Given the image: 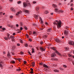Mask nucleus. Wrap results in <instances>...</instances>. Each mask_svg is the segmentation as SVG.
<instances>
[{"mask_svg": "<svg viewBox=\"0 0 74 74\" xmlns=\"http://www.w3.org/2000/svg\"><path fill=\"white\" fill-rule=\"evenodd\" d=\"M53 23L54 25H57V27L58 29H59L61 27V26H62V24L61 22V21L59 20L58 21L56 20L55 22Z\"/></svg>", "mask_w": 74, "mask_h": 74, "instance_id": "1", "label": "nucleus"}, {"mask_svg": "<svg viewBox=\"0 0 74 74\" xmlns=\"http://www.w3.org/2000/svg\"><path fill=\"white\" fill-rule=\"evenodd\" d=\"M27 0L26 1V2H24L23 3V7L25 8H26V7H27V6H29V7H31V5L30 4V2L29 1H28V0Z\"/></svg>", "mask_w": 74, "mask_h": 74, "instance_id": "2", "label": "nucleus"}, {"mask_svg": "<svg viewBox=\"0 0 74 74\" xmlns=\"http://www.w3.org/2000/svg\"><path fill=\"white\" fill-rule=\"evenodd\" d=\"M39 49H40V50L41 52H44V51H45V48L42 47H39Z\"/></svg>", "mask_w": 74, "mask_h": 74, "instance_id": "3", "label": "nucleus"}, {"mask_svg": "<svg viewBox=\"0 0 74 74\" xmlns=\"http://www.w3.org/2000/svg\"><path fill=\"white\" fill-rule=\"evenodd\" d=\"M55 40L56 42H58V43H60V42H61V40L58 38L56 39Z\"/></svg>", "mask_w": 74, "mask_h": 74, "instance_id": "4", "label": "nucleus"}, {"mask_svg": "<svg viewBox=\"0 0 74 74\" xmlns=\"http://www.w3.org/2000/svg\"><path fill=\"white\" fill-rule=\"evenodd\" d=\"M56 56V54L55 53H52L51 55V56L52 58H54L55 56Z\"/></svg>", "mask_w": 74, "mask_h": 74, "instance_id": "5", "label": "nucleus"}, {"mask_svg": "<svg viewBox=\"0 0 74 74\" xmlns=\"http://www.w3.org/2000/svg\"><path fill=\"white\" fill-rule=\"evenodd\" d=\"M15 38V36H11L10 35V36L9 38V40H10V39H12V40H13Z\"/></svg>", "mask_w": 74, "mask_h": 74, "instance_id": "6", "label": "nucleus"}, {"mask_svg": "<svg viewBox=\"0 0 74 74\" xmlns=\"http://www.w3.org/2000/svg\"><path fill=\"white\" fill-rule=\"evenodd\" d=\"M51 49L55 51V52H56V51H57V50H56V49L54 47H51Z\"/></svg>", "mask_w": 74, "mask_h": 74, "instance_id": "7", "label": "nucleus"}, {"mask_svg": "<svg viewBox=\"0 0 74 74\" xmlns=\"http://www.w3.org/2000/svg\"><path fill=\"white\" fill-rule=\"evenodd\" d=\"M69 34L68 31L67 30H65L64 32V34L65 35H67Z\"/></svg>", "mask_w": 74, "mask_h": 74, "instance_id": "8", "label": "nucleus"}, {"mask_svg": "<svg viewBox=\"0 0 74 74\" xmlns=\"http://www.w3.org/2000/svg\"><path fill=\"white\" fill-rule=\"evenodd\" d=\"M23 12H27V13H28V12H29V11L27 10H26L25 9H23Z\"/></svg>", "mask_w": 74, "mask_h": 74, "instance_id": "9", "label": "nucleus"}, {"mask_svg": "<svg viewBox=\"0 0 74 74\" xmlns=\"http://www.w3.org/2000/svg\"><path fill=\"white\" fill-rule=\"evenodd\" d=\"M55 53H57L58 55H59V56H61V54H60V53H59V52L58 51H56Z\"/></svg>", "mask_w": 74, "mask_h": 74, "instance_id": "10", "label": "nucleus"}, {"mask_svg": "<svg viewBox=\"0 0 74 74\" xmlns=\"http://www.w3.org/2000/svg\"><path fill=\"white\" fill-rule=\"evenodd\" d=\"M52 31V29L51 28H49L47 30V32H51Z\"/></svg>", "mask_w": 74, "mask_h": 74, "instance_id": "11", "label": "nucleus"}, {"mask_svg": "<svg viewBox=\"0 0 74 74\" xmlns=\"http://www.w3.org/2000/svg\"><path fill=\"white\" fill-rule=\"evenodd\" d=\"M11 10L12 12H14L15 11V9L14 8H12L10 9Z\"/></svg>", "mask_w": 74, "mask_h": 74, "instance_id": "12", "label": "nucleus"}, {"mask_svg": "<svg viewBox=\"0 0 74 74\" xmlns=\"http://www.w3.org/2000/svg\"><path fill=\"white\" fill-rule=\"evenodd\" d=\"M43 66L44 67H46V68H48V66L47 65L45 64H43Z\"/></svg>", "mask_w": 74, "mask_h": 74, "instance_id": "13", "label": "nucleus"}, {"mask_svg": "<svg viewBox=\"0 0 74 74\" xmlns=\"http://www.w3.org/2000/svg\"><path fill=\"white\" fill-rule=\"evenodd\" d=\"M39 19L40 21V22H41V23H43V21H42V18H41V17H40L39 18Z\"/></svg>", "mask_w": 74, "mask_h": 74, "instance_id": "14", "label": "nucleus"}, {"mask_svg": "<svg viewBox=\"0 0 74 74\" xmlns=\"http://www.w3.org/2000/svg\"><path fill=\"white\" fill-rule=\"evenodd\" d=\"M53 71L54 72H58V73H59V70H57V69H55L53 70Z\"/></svg>", "mask_w": 74, "mask_h": 74, "instance_id": "15", "label": "nucleus"}, {"mask_svg": "<svg viewBox=\"0 0 74 74\" xmlns=\"http://www.w3.org/2000/svg\"><path fill=\"white\" fill-rule=\"evenodd\" d=\"M34 50V49L33 48L32 49V53H33L35 52Z\"/></svg>", "mask_w": 74, "mask_h": 74, "instance_id": "16", "label": "nucleus"}, {"mask_svg": "<svg viewBox=\"0 0 74 74\" xmlns=\"http://www.w3.org/2000/svg\"><path fill=\"white\" fill-rule=\"evenodd\" d=\"M38 16L36 15L35 16V19H38Z\"/></svg>", "mask_w": 74, "mask_h": 74, "instance_id": "17", "label": "nucleus"}, {"mask_svg": "<svg viewBox=\"0 0 74 74\" xmlns=\"http://www.w3.org/2000/svg\"><path fill=\"white\" fill-rule=\"evenodd\" d=\"M53 7H54V8H57V5H56L53 4Z\"/></svg>", "mask_w": 74, "mask_h": 74, "instance_id": "18", "label": "nucleus"}, {"mask_svg": "<svg viewBox=\"0 0 74 74\" xmlns=\"http://www.w3.org/2000/svg\"><path fill=\"white\" fill-rule=\"evenodd\" d=\"M36 11H38V10H39V7H37L36 8Z\"/></svg>", "mask_w": 74, "mask_h": 74, "instance_id": "19", "label": "nucleus"}, {"mask_svg": "<svg viewBox=\"0 0 74 74\" xmlns=\"http://www.w3.org/2000/svg\"><path fill=\"white\" fill-rule=\"evenodd\" d=\"M10 52H8V53L7 56H10Z\"/></svg>", "mask_w": 74, "mask_h": 74, "instance_id": "20", "label": "nucleus"}, {"mask_svg": "<svg viewBox=\"0 0 74 74\" xmlns=\"http://www.w3.org/2000/svg\"><path fill=\"white\" fill-rule=\"evenodd\" d=\"M11 28H15V26H14V25H11Z\"/></svg>", "mask_w": 74, "mask_h": 74, "instance_id": "21", "label": "nucleus"}, {"mask_svg": "<svg viewBox=\"0 0 74 74\" xmlns=\"http://www.w3.org/2000/svg\"><path fill=\"white\" fill-rule=\"evenodd\" d=\"M48 11H45V14H48Z\"/></svg>", "mask_w": 74, "mask_h": 74, "instance_id": "22", "label": "nucleus"}, {"mask_svg": "<svg viewBox=\"0 0 74 74\" xmlns=\"http://www.w3.org/2000/svg\"><path fill=\"white\" fill-rule=\"evenodd\" d=\"M32 25L34 26H37V25L34 23H33Z\"/></svg>", "mask_w": 74, "mask_h": 74, "instance_id": "23", "label": "nucleus"}, {"mask_svg": "<svg viewBox=\"0 0 74 74\" xmlns=\"http://www.w3.org/2000/svg\"><path fill=\"white\" fill-rule=\"evenodd\" d=\"M8 26V27H11V25L10 24H8L7 25Z\"/></svg>", "mask_w": 74, "mask_h": 74, "instance_id": "24", "label": "nucleus"}, {"mask_svg": "<svg viewBox=\"0 0 74 74\" xmlns=\"http://www.w3.org/2000/svg\"><path fill=\"white\" fill-rule=\"evenodd\" d=\"M68 55L69 57H72V56H72V55H71L70 54H68Z\"/></svg>", "mask_w": 74, "mask_h": 74, "instance_id": "25", "label": "nucleus"}, {"mask_svg": "<svg viewBox=\"0 0 74 74\" xmlns=\"http://www.w3.org/2000/svg\"><path fill=\"white\" fill-rule=\"evenodd\" d=\"M19 14H20V12H17L16 14V15H18Z\"/></svg>", "mask_w": 74, "mask_h": 74, "instance_id": "26", "label": "nucleus"}, {"mask_svg": "<svg viewBox=\"0 0 74 74\" xmlns=\"http://www.w3.org/2000/svg\"><path fill=\"white\" fill-rule=\"evenodd\" d=\"M63 11L62 10H59L58 11V12H61V13H63Z\"/></svg>", "mask_w": 74, "mask_h": 74, "instance_id": "27", "label": "nucleus"}, {"mask_svg": "<svg viewBox=\"0 0 74 74\" xmlns=\"http://www.w3.org/2000/svg\"><path fill=\"white\" fill-rule=\"evenodd\" d=\"M10 37V34H8L7 35V37H8V40H9V38H10V37Z\"/></svg>", "mask_w": 74, "mask_h": 74, "instance_id": "28", "label": "nucleus"}, {"mask_svg": "<svg viewBox=\"0 0 74 74\" xmlns=\"http://www.w3.org/2000/svg\"><path fill=\"white\" fill-rule=\"evenodd\" d=\"M4 38L5 40H8V38H7V37H5Z\"/></svg>", "mask_w": 74, "mask_h": 74, "instance_id": "29", "label": "nucleus"}, {"mask_svg": "<svg viewBox=\"0 0 74 74\" xmlns=\"http://www.w3.org/2000/svg\"><path fill=\"white\" fill-rule=\"evenodd\" d=\"M21 70V68H19V69H18L17 70V71H20V70Z\"/></svg>", "mask_w": 74, "mask_h": 74, "instance_id": "30", "label": "nucleus"}, {"mask_svg": "<svg viewBox=\"0 0 74 74\" xmlns=\"http://www.w3.org/2000/svg\"><path fill=\"white\" fill-rule=\"evenodd\" d=\"M25 47H28V46L27 45V44H25Z\"/></svg>", "mask_w": 74, "mask_h": 74, "instance_id": "31", "label": "nucleus"}, {"mask_svg": "<svg viewBox=\"0 0 74 74\" xmlns=\"http://www.w3.org/2000/svg\"><path fill=\"white\" fill-rule=\"evenodd\" d=\"M58 10V8H56L55 9V11H56V12H57V11Z\"/></svg>", "mask_w": 74, "mask_h": 74, "instance_id": "32", "label": "nucleus"}, {"mask_svg": "<svg viewBox=\"0 0 74 74\" xmlns=\"http://www.w3.org/2000/svg\"><path fill=\"white\" fill-rule=\"evenodd\" d=\"M11 62L12 63H15V61H12Z\"/></svg>", "mask_w": 74, "mask_h": 74, "instance_id": "33", "label": "nucleus"}, {"mask_svg": "<svg viewBox=\"0 0 74 74\" xmlns=\"http://www.w3.org/2000/svg\"><path fill=\"white\" fill-rule=\"evenodd\" d=\"M43 41H42L40 42V44H41V45L43 44Z\"/></svg>", "mask_w": 74, "mask_h": 74, "instance_id": "34", "label": "nucleus"}, {"mask_svg": "<svg viewBox=\"0 0 74 74\" xmlns=\"http://www.w3.org/2000/svg\"><path fill=\"white\" fill-rule=\"evenodd\" d=\"M47 35H44V37H45V38H47Z\"/></svg>", "mask_w": 74, "mask_h": 74, "instance_id": "35", "label": "nucleus"}, {"mask_svg": "<svg viewBox=\"0 0 74 74\" xmlns=\"http://www.w3.org/2000/svg\"><path fill=\"white\" fill-rule=\"evenodd\" d=\"M21 3V1H18V2H17V3L19 4H20V3Z\"/></svg>", "mask_w": 74, "mask_h": 74, "instance_id": "36", "label": "nucleus"}, {"mask_svg": "<svg viewBox=\"0 0 74 74\" xmlns=\"http://www.w3.org/2000/svg\"><path fill=\"white\" fill-rule=\"evenodd\" d=\"M33 34H36V32L35 31L33 32Z\"/></svg>", "mask_w": 74, "mask_h": 74, "instance_id": "37", "label": "nucleus"}, {"mask_svg": "<svg viewBox=\"0 0 74 74\" xmlns=\"http://www.w3.org/2000/svg\"><path fill=\"white\" fill-rule=\"evenodd\" d=\"M28 40H29V41L30 42H31V41H32V39H29Z\"/></svg>", "mask_w": 74, "mask_h": 74, "instance_id": "38", "label": "nucleus"}, {"mask_svg": "<svg viewBox=\"0 0 74 74\" xmlns=\"http://www.w3.org/2000/svg\"><path fill=\"white\" fill-rule=\"evenodd\" d=\"M63 67H65V68H66V67H67V66L65 65H64L63 66Z\"/></svg>", "mask_w": 74, "mask_h": 74, "instance_id": "39", "label": "nucleus"}, {"mask_svg": "<svg viewBox=\"0 0 74 74\" xmlns=\"http://www.w3.org/2000/svg\"><path fill=\"white\" fill-rule=\"evenodd\" d=\"M2 29L3 30H6V29L5 28H2Z\"/></svg>", "mask_w": 74, "mask_h": 74, "instance_id": "40", "label": "nucleus"}, {"mask_svg": "<svg viewBox=\"0 0 74 74\" xmlns=\"http://www.w3.org/2000/svg\"><path fill=\"white\" fill-rule=\"evenodd\" d=\"M16 26L17 27H19V25L18 24H16Z\"/></svg>", "mask_w": 74, "mask_h": 74, "instance_id": "41", "label": "nucleus"}, {"mask_svg": "<svg viewBox=\"0 0 74 74\" xmlns=\"http://www.w3.org/2000/svg\"><path fill=\"white\" fill-rule=\"evenodd\" d=\"M24 29H25V30H27V28L26 27H24Z\"/></svg>", "mask_w": 74, "mask_h": 74, "instance_id": "42", "label": "nucleus"}, {"mask_svg": "<svg viewBox=\"0 0 74 74\" xmlns=\"http://www.w3.org/2000/svg\"><path fill=\"white\" fill-rule=\"evenodd\" d=\"M21 59H21V58H18V59H17V60H18V61L19 62H20V60H21Z\"/></svg>", "mask_w": 74, "mask_h": 74, "instance_id": "43", "label": "nucleus"}, {"mask_svg": "<svg viewBox=\"0 0 74 74\" xmlns=\"http://www.w3.org/2000/svg\"><path fill=\"white\" fill-rule=\"evenodd\" d=\"M30 73H31V74H33L34 73H33V71H30Z\"/></svg>", "mask_w": 74, "mask_h": 74, "instance_id": "44", "label": "nucleus"}, {"mask_svg": "<svg viewBox=\"0 0 74 74\" xmlns=\"http://www.w3.org/2000/svg\"><path fill=\"white\" fill-rule=\"evenodd\" d=\"M33 4H36V3H37V2L36 1H34L33 2Z\"/></svg>", "mask_w": 74, "mask_h": 74, "instance_id": "45", "label": "nucleus"}, {"mask_svg": "<svg viewBox=\"0 0 74 74\" xmlns=\"http://www.w3.org/2000/svg\"><path fill=\"white\" fill-rule=\"evenodd\" d=\"M28 53L30 55H32V54H31V53H30V52L29 51H28Z\"/></svg>", "mask_w": 74, "mask_h": 74, "instance_id": "46", "label": "nucleus"}, {"mask_svg": "<svg viewBox=\"0 0 74 74\" xmlns=\"http://www.w3.org/2000/svg\"><path fill=\"white\" fill-rule=\"evenodd\" d=\"M20 42L21 43H23V40H20Z\"/></svg>", "mask_w": 74, "mask_h": 74, "instance_id": "47", "label": "nucleus"}, {"mask_svg": "<svg viewBox=\"0 0 74 74\" xmlns=\"http://www.w3.org/2000/svg\"><path fill=\"white\" fill-rule=\"evenodd\" d=\"M0 67H1V68H2V65H1V64H0Z\"/></svg>", "mask_w": 74, "mask_h": 74, "instance_id": "48", "label": "nucleus"}, {"mask_svg": "<svg viewBox=\"0 0 74 74\" xmlns=\"http://www.w3.org/2000/svg\"><path fill=\"white\" fill-rule=\"evenodd\" d=\"M23 29V28H22V27H21L20 28V30H21V31Z\"/></svg>", "mask_w": 74, "mask_h": 74, "instance_id": "49", "label": "nucleus"}, {"mask_svg": "<svg viewBox=\"0 0 74 74\" xmlns=\"http://www.w3.org/2000/svg\"><path fill=\"white\" fill-rule=\"evenodd\" d=\"M10 18H13V16H10Z\"/></svg>", "mask_w": 74, "mask_h": 74, "instance_id": "50", "label": "nucleus"}, {"mask_svg": "<svg viewBox=\"0 0 74 74\" xmlns=\"http://www.w3.org/2000/svg\"><path fill=\"white\" fill-rule=\"evenodd\" d=\"M30 69L31 71H33V69L31 68Z\"/></svg>", "mask_w": 74, "mask_h": 74, "instance_id": "51", "label": "nucleus"}, {"mask_svg": "<svg viewBox=\"0 0 74 74\" xmlns=\"http://www.w3.org/2000/svg\"><path fill=\"white\" fill-rule=\"evenodd\" d=\"M24 64H26V61H24Z\"/></svg>", "mask_w": 74, "mask_h": 74, "instance_id": "52", "label": "nucleus"}, {"mask_svg": "<svg viewBox=\"0 0 74 74\" xmlns=\"http://www.w3.org/2000/svg\"><path fill=\"white\" fill-rule=\"evenodd\" d=\"M40 65H42V64H43V63H40Z\"/></svg>", "mask_w": 74, "mask_h": 74, "instance_id": "53", "label": "nucleus"}, {"mask_svg": "<svg viewBox=\"0 0 74 74\" xmlns=\"http://www.w3.org/2000/svg\"><path fill=\"white\" fill-rule=\"evenodd\" d=\"M17 46H20V44H19V43H18L17 44Z\"/></svg>", "mask_w": 74, "mask_h": 74, "instance_id": "54", "label": "nucleus"}, {"mask_svg": "<svg viewBox=\"0 0 74 74\" xmlns=\"http://www.w3.org/2000/svg\"><path fill=\"white\" fill-rule=\"evenodd\" d=\"M20 53H21V55H22V54H23V53H24L23 52H20Z\"/></svg>", "mask_w": 74, "mask_h": 74, "instance_id": "55", "label": "nucleus"}, {"mask_svg": "<svg viewBox=\"0 0 74 74\" xmlns=\"http://www.w3.org/2000/svg\"><path fill=\"white\" fill-rule=\"evenodd\" d=\"M32 66H33V67H34V66H35V64H32Z\"/></svg>", "mask_w": 74, "mask_h": 74, "instance_id": "56", "label": "nucleus"}, {"mask_svg": "<svg viewBox=\"0 0 74 74\" xmlns=\"http://www.w3.org/2000/svg\"><path fill=\"white\" fill-rule=\"evenodd\" d=\"M3 13V12H0V15H2V14H1Z\"/></svg>", "mask_w": 74, "mask_h": 74, "instance_id": "57", "label": "nucleus"}, {"mask_svg": "<svg viewBox=\"0 0 74 74\" xmlns=\"http://www.w3.org/2000/svg\"><path fill=\"white\" fill-rule=\"evenodd\" d=\"M26 36H27V37L28 38V37H29V35L27 34V35H26Z\"/></svg>", "mask_w": 74, "mask_h": 74, "instance_id": "58", "label": "nucleus"}, {"mask_svg": "<svg viewBox=\"0 0 74 74\" xmlns=\"http://www.w3.org/2000/svg\"><path fill=\"white\" fill-rule=\"evenodd\" d=\"M13 35V36H15V33H14L13 34H12Z\"/></svg>", "mask_w": 74, "mask_h": 74, "instance_id": "59", "label": "nucleus"}, {"mask_svg": "<svg viewBox=\"0 0 74 74\" xmlns=\"http://www.w3.org/2000/svg\"><path fill=\"white\" fill-rule=\"evenodd\" d=\"M45 24H46V25H48V23H47V22H45Z\"/></svg>", "mask_w": 74, "mask_h": 74, "instance_id": "60", "label": "nucleus"}, {"mask_svg": "<svg viewBox=\"0 0 74 74\" xmlns=\"http://www.w3.org/2000/svg\"><path fill=\"white\" fill-rule=\"evenodd\" d=\"M53 13H51V15H53Z\"/></svg>", "mask_w": 74, "mask_h": 74, "instance_id": "61", "label": "nucleus"}, {"mask_svg": "<svg viewBox=\"0 0 74 74\" xmlns=\"http://www.w3.org/2000/svg\"><path fill=\"white\" fill-rule=\"evenodd\" d=\"M72 63H73V65H74V61H72Z\"/></svg>", "mask_w": 74, "mask_h": 74, "instance_id": "62", "label": "nucleus"}, {"mask_svg": "<svg viewBox=\"0 0 74 74\" xmlns=\"http://www.w3.org/2000/svg\"><path fill=\"white\" fill-rule=\"evenodd\" d=\"M71 10H73V8H71Z\"/></svg>", "mask_w": 74, "mask_h": 74, "instance_id": "63", "label": "nucleus"}, {"mask_svg": "<svg viewBox=\"0 0 74 74\" xmlns=\"http://www.w3.org/2000/svg\"><path fill=\"white\" fill-rule=\"evenodd\" d=\"M70 5L71 7V6H73V4L71 3V4H70Z\"/></svg>", "mask_w": 74, "mask_h": 74, "instance_id": "64", "label": "nucleus"}]
</instances>
